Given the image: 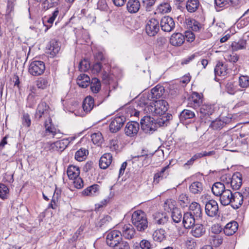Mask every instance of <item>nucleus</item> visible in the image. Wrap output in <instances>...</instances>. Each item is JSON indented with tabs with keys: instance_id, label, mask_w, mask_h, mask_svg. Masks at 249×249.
Wrapping results in <instances>:
<instances>
[{
	"instance_id": "1",
	"label": "nucleus",
	"mask_w": 249,
	"mask_h": 249,
	"mask_svg": "<svg viewBox=\"0 0 249 249\" xmlns=\"http://www.w3.org/2000/svg\"><path fill=\"white\" fill-rule=\"evenodd\" d=\"M219 201L223 206L230 205L234 209H237L243 204V197L240 192L232 193L231 190L227 189L219 197Z\"/></svg>"
},
{
	"instance_id": "2",
	"label": "nucleus",
	"mask_w": 249,
	"mask_h": 249,
	"mask_svg": "<svg viewBox=\"0 0 249 249\" xmlns=\"http://www.w3.org/2000/svg\"><path fill=\"white\" fill-rule=\"evenodd\" d=\"M133 224L140 231H144L148 227V221L143 212L137 210L133 212L131 216Z\"/></svg>"
},
{
	"instance_id": "3",
	"label": "nucleus",
	"mask_w": 249,
	"mask_h": 249,
	"mask_svg": "<svg viewBox=\"0 0 249 249\" xmlns=\"http://www.w3.org/2000/svg\"><path fill=\"white\" fill-rule=\"evenodd\" d=\"M148 109L153 114L161 116L164 115L168 109V103L163 100L155 101L147 107Z\"/></svg>"
},
{
	"instance_id": "4",
	"label": "nucleus",
	"mask_w": 249,
	"mask_h": 249,
	"mask_svg": "<svg viewBox=\"0 0 249 249\" xmlns=\"http://www.w3.org/2000/svg\"><path fill=\"white\" fill-rule=\"evenodd\" d=\"M45 130L43 132V136L48 138H53L56 137L58 138L60 135V130L56 129L52 123V120L51 118H49L44 124Z\"/></svg>"
},
{
	"instance_id": "5",
	"label": "nucleus",
	"mask_w": 249,
	"mask_h": 249,
	"mask_svg": "<svg viewBox=\"0 0 249 249\" xmlns=\"http://www.w3.org/2000/svg\"><path fill=\"white\" fill-rule=\"evenodd\" d=\"M141 128L146 133H152L156 129L157 124L155 119L150 116H144L141 120Z\"/></svg>"
},
{
	"instance_id": "6",
	"label": "nucleus",
	"mask_w": 249,
	"mask_h": 249,
	"mask_svg": "<svg viewBox=\"0 0 249 249\" xmlns=\"http://www.w3.org/2000/svg\"><path fill=\"white\" fill-rule=\"evenodd\" d=\"M122 240V233L119 231H111L107 233L106 242L107 245L110 247L115 246Z\"/></svg>"
},
{
	"instance_id": "7",
	"label": "nucleus",
	"mask_w": 249,
	"mask_h": 249,
	"mask_svg": "<svg viewBox=\"0 0 249 249\" xmlns=\"http://www.w3.org/2000/svg\"><path fill=\"white\" fill-rule=\"evenodd\" d=\"M45 70V64L41 61H33L30 63L29 67V72L33 76L41 75L44 72Z\"/></svg>"
},
{
	"instance_id": "8",
	"label": "nucleus",
	"mask_w": 249,
	"mask_h": 249,
	"mask_svg": "<svg viewBox=\"0 0 249 249\" xmlns=\"http://www.w3.org/2000/svg\"><path fill=\"white\" fill-rule=\"evenodd\" d=\"M159 23L158 20L151 18L147 22L145 26V31L149 36H155L159 31Z\"/></svg>"
},
{
	"instance_id": "9",
	"label": "nucleus",
	"mask_w": 249,
	"mask_h": 249,
	"mask_svg": "<svg viewBox=\"0 0 249 249\" xmlns=\"http://www.w3.org/2000/svg\"><path fill=\"white\" fill-rule=\"evenodd\" d=\"M125 119L124 116H117L111 119L109 124V130L112 133L118 131L123 126Z\"/></svg>"
},
{
	"instance_id": "10",
	"label": "nucleus",
	"mask_w": 249,
	"mask_h": 249,
	"mask_svg": "<svg viewBox=\"0 0 249 249\" xmlns=\"http://www.w3.org/2000/svg\"><path fill=\"white\" fill-rule=\"evenodd\" d=\"M218 210V203L215 200L212 199L206 203L205 205V212L208 216L213 217L216 215Z\"/></svg>"
},
{
	"instance_id": "11",
	"label": "nucleus",
	"mask_w": 249,
	"mask_h": 249,
	"mask_svg": "<svg viewBox=\"0 0 249 249\" xmlns=\"http://www.w3.org/2000/svg\"><path fill=\"white\" fill-rule=\"evenodd\" d=\"M139 130V123L136 122H130L126 124L124 128V133L127 136L132 137L137 135Z\"/></svg>"
},
{
	"instance_id": "12",
	"label": "nucleus",
	"mask_w": 249,
	"mask_h": 249,
	"mask_svg": "<svg viewBox=\"0 0 249 249\" xmlns=\"http://www.w3.org/2000/svg\"><path fill=\"white\" fill-rule=\"evenodd\" d=\"M160 27L161 29L165 32L171 31L175 27L173 19L169 16L163 17L160 21Z\"/></svg>"
},
{
	"instance_id": "13",
	"label": "nucleus",
	"mask_w": 249,
	"mask_h": 249,
	"mask_svg": "<svg viewBox=\"0 0 249 249\" xmlns=\"http://www.w3.org/2000/svg\"><path fill=\"white\" fill-rule=\"evenodd\" d=\"M230 181L229 187H231L233 190H238L242 184V177L241 174L239 172L235 173L232 176Z\"/></svg>"
},
{
	"instance_id": "14",
	"label": "nucleus",
	"mask_w": 249,
	"mask_h": 249,
	"mask_svg": "<svg viewBox=\"0 0 249 249\" xmlns=\"http://www.w3.org/2000/svg\"><path fill=\"white\" fill-rule=\"evenodd\" d=\"M49 107L45 102H41L37 106L36 110L35 117L40 119L43 116H47L49 114Z\"/></svg>"
},
{
	"instance_id": "15",
	"label": "nucleus",
	"mask_w": 249,
	"mask_h": 249,
	"mask_svg": "<svg viewBox=\"0 0 249 249\" xmlns=\"http://www.w3.org/2000/svg\"><path fill=\"white\" fill-rule=\"evenodd\" d=\"M59 13V10L57 8L54 10L51 15L48 17H45L43 18V24L44 26L46 27L45 32H47V30L52 26V25L56 17L58 16Z\"/></svg>"
},
{
	"instance_id": "16",
	"label": "nucleus",
	"mask_w": 249,
	"mask_h": 249,
	"mask_svg": "<svg viewBox=\"0 0 249 249\" xmlns=\"http://www.w3.org/2000/svg\"><path fill=\"white\" fill-rule=\"evenodd\" d=\"M198 218H196L195 216H194L191 213L188 212L185 213L183 217V224L184 227L186 229H190L195 225L196 221Z\"/></svg>"
},
{
	"instance_id": "17",
	"label": "nucleus",
	"mask_w": 249,
	"mask_h": 249,
	"mask_svg": "<svg viewBox=\"0 0 249 249\" xmlns=\"http://www.w3.org/2000/svg\"><path fill=\"white\" fill-rule=\"evenodd\" d=\"M238 228V223L235 221H231L226 225L223 229L224 232L227 236L232 235L236 232Z\"/></svg>"
},
{
	"instance_id": "18",
	"label": "nucleus",
	"mask_w": 249,
	"mask_h": 249,
	"mask_svg": "<svg viewBox=\"0 0 249 249\" xmlns=\"http://www.w3.org/2000/svg\"><path fill=\"white\" fill-rule=\"evenodd\" d=\"M135 232V230L131 225H124L122 228V236H123L126 239H130L134 237Z\"/></svg>"
},
{
	"instance_id": "19",
	"label": "nucleus",
	"mask_w": 249,
	"mask_h": 249,
	"mask_svg": "<svg viewBox=\"0 0 249 249\" xmlns=\"http://www.w3.org/2000/svg\"><path fill=\"white\" fill-rule=\"evenodd\" d=\"M191 233L195 237L199 238L206 232V229L201 224H196L192 226Z\"/></svg>"
},
{
	"instance_id": "20",
	"label": "nucleus",
	"mask_w": 249,
	"mask_h": 249,
	"mask_svg": "<svg viewBox=\"0 0 249 249\" xmlns=\"http://www.w3.org/2000/svg\"><path fill=\"white\" fill-rule=\"evenodd\" d=\"M185 37L181 33L173 34L170 39V43L174 46H181L184 42Z\"/></svg>"
},
{
	"instance_id": "21",
	"label": "nucleus",
	"mask_w": 249,
	"mask_h": 249,
	"mask_svg": "<svg viewBox=\"0 0 249 249\" xmlns=\"http://www.w3.org/2000/svg\"><path fill=\"white\" fill-rule=\"evenodd\" d=\"M99 192L100 186L98 184H93L84 189L82 194L86 196H94L98 195Z\"/></svg>"
},
{
	"instance_id": "22",
	"label": "nucleus",
	"mask_w": 249,
	"mask_h": 249,
	"mask_svg": "<svg viewBox=\"0 0 249 249\" xmlns=\"http://www.w3.org/2000/svg\"><path fill=\"white\" fill-rule=\"evenodd\" d=\"M112 160V156L110 153H105L100 158L99 166L102 169L107 168L111 164Z\"/></svg>"
},
{
	"instance_id": "23",
	"label": "nucleus",
	"mask_w": 249,
	"mask_h": 249,
	"mask_svg": "<svg viewBox=\"0 0 249 249\" xmlns=\"http://www.w3.org/2000/svg\"><path fill=\"white\" fill-rule=\"evenodd\" d=\"M226 190L227 189H226L225 185L223 183L221 182L214 183L212 187V191L213 195L219 197H220Z\"/></svg>"
},
{
	"instance_id": "24",
	"label": "nucleus",
	"mask_w": 249,
	"mask_h": 249,
	"mask_svg": "<svg viewBox=\"0 0 249 249\" xmlns=\"http://www.w3.org/2000/svg\"><path fill=\"white\" fill-rule=\"evenodd\" d=\"M190 212L194 216H195L196 218H199L202 215V209L199 203L196 202H192L189 206Z\"/></svg>"
},
{
	"instance_id": "25",
	"label": "nucleus",
	"mask_w": 249,
	"mask_h": 249,
	"mask_svg": "<svg viewBox=\"0 0 249 249\" xmlns=\"http://www.w3.org/2000/svg\"><path fill=\"white\" fill-rule=\"evenodd\" d=\"M140 6V2L138 0H129L126 4L127 10L130 13H137Z\"/></svg>"
},
{
	"instance_id": "26",
	"label": "nucleus",
	"mask_w": 249,
	"mask_h": 249,
	"mask_svg": "<svg viewBox=\"0 0 249 249\" xmlns=\"http://www.w3.org/2000/svg\"><path fill=\"white\" fill-rule=\"evenodd\" d=\"M83 108L86 113L89 112L94 106V99L91 96L86 97L83 102Z\"/></svg>"
},
{
	"instance_id": "27",
	"label": "nucleus",
	"mask_w": 249,
	"mask_h": 249,
	"mask_svg": "<svg viewBox=\"0 0 249 249\" xmlns=\"http://www.w3.org/2000/svg\"><path fill=\"white\" fill-rule=\"evenodd\" d=\"M228 72V69L226 64L222 62H218L214 68V73L215 75L220 76H225Z\"/></svg>"
},
{
	"instance_id": "28",
	"label": "nucleus",
	"mask_w": 249,
	"mask_h": 249,
	"mask_svg": "<svg viewBox=\"0 0 249 249\" xmlns=\"http://www.w3.org/2000/svg\"><path fill=\"white\" fill-rule=\"evenodd\" d=\"M164 93V89L163 87L157 85L151 90V93H149L150 95L151 98L159 99L160 98Z\"/></svg>"
},
{
	"instance_id": "29",
	"label": "nucleus",
	"mask_w": 249,
	"mask_h": 249,
	"mask_svg": "<svg viewBox=\"0 0 249 249\" xmlns=\"http://www.w3.org/2000/svg\"><path fill=\"white\" fill-rule=\"evenodd\" d=\"M200 5L199 0H187L186 8L190 13L196 12Z\"/></svg>"
},
{
	"instance_id": "30",
	"label": "nucleus",
	"mask_w": 249,
	"mask_h": 249,
	"mask_svg": "<svg viewBox=\"0 0 249 249\" xmlns=\"http://www.w3.org/2000/svg\"><path fill=\"white\" fill-rule=\"evenodd\" d=\"M90 81V78L88 75L81 74L77 78V84L79 87L85 88L89 85Z\"/></svg>"
},
{
	"instance_id": "31",
	"label": "nucleus",
	"mask_w": 249,
	"mask_h": 249,
	"mask_svg": "<svg viewBox=\"0 0 249 249\" xmlns=\"http://www.w3.org/2000/svg\"><path fill=\"white\" fill-rule=\"evenodd\" d=\"M189 189L192 194L194 195L200 194L203 191V187L200 182L195 181L189 186Z\"/></svg>"
},
{
	"instance_id": "32",
	"label": "nucleus",
	"mask_w": 249,
	"mask_h": 249,
	"mask_svg": "<svg viewBox=\"0 0 249 249\" xmlns=\"http://www.w3.org/2000/svg\"><path fill=\"white\" fill-rule=\"evenodd\" d=\"M67 175L70 179H73L79 177L80 174V169L78 167L70 165L67 169Z\"/></svg>"
},
{
	"instance_id": "33",
	"label": "nucleus",
	"mask_w": 249,
	"mask_h": 249,
	"mask_svg": "<svg viewBox=\"0 0 249 249\" xmlns=\"http://www.w3.org/2000/svg\"><path fill=\"white\" fill-rule=\"evenodd\" d=\"M153 238L157 242H161L166 238V232L163 229L156 230L153 233Z\"/></svg>"
},
{
	"instance_id": "34",
	"label": "nucleus",
	"mask_w": 249,
	"mask_h": 249,
	"mask_svg": "<svg viewBox=\"0 0 249 249\" xmlns=\"http://www.w3.org/2000/svg\"><path fill=\"white\" fill-rule=\"evenodd\" d=\"M239 0H214L216 6L220 8L227 7L229 6L236 5L238 3Z\"/></svg>"
},
{
	"instance_id": "35",
	"label": "nucleus",
	"mask_w": 249,
	"mask_h": 249,
	"mask_svg": "<svg viewBox=\"0 0 249 249\" xmlns=\"http://www.w3.org/2000/svg\"><path fill=\"white\" fill-rule=\"evenodd\" d=\"M169 167V165H168L163 167L161 169L160 171L156 173L154 177V181L156 182V183H159L160 179L166 178L168 175L167 170L168 169Z\"/></svg>"
},
{
	"instance_id": "36",
	"label": "nucleus",
	"mask_w": 249,
	"mask_h": 249,
	"mask_svg": "<svg viewBox=\"0 0 249 249\" xmlns=\"http://www.w3.org/2000/svg\"><path fill=\"white\" fill-rule=\"evenodd\" d=\"M195 116V112L189 109H184L180 113L179 120L181 122L183 123L187 119H192Z\"/></svg>"
},
{
	"instance_id": "37",
	"label": "nucleus",
	"mask_w": 249,
	"mask_h": 249,
	"mask_svg": "<svg viewBox=\"0 0 249 249\" xmlns=\"http://www.w3.org/2000/svg\"><path fill=\"white\" fill-rule=\"evenodd\" d=\"M168 217L165 213H156L154 215V222L158 225H164L168 221Z\"/></svg>"
},
{
	"instance_id": "38",
	"label": "nucleus",
	"mask_w": 249,
	"mask_h": 249,
	"mask_svg": "<svg viewBox=\"0 0 249 249\" xmlns=\"http://www.w3.org/2000/svg\"><path fill=\"white\" fill-rule=\"evenodd\" d=\"M202 103V100L200 95L197 92H194L192 95L190 103L189 104H193V107L196 108L199 107Z\"/></svg>"
},
{
	"instance_id": "39",
	"label": "nucleus",
	"mask_w": 249,
	"mask_h": 249,
	"mask_svg": "<svg viewBox=\"0 0 249 249\" xmlns=\"http://www.w3.org/2000/svg\"><path fill=\"white\" fill-rule=\"evenodd\" d=\"M213 111V107L209 105H203L200 108L201 117H204L211 115Z\"/></svg>"
},
{
	"instance_id": "40",
	"label": "nucleus",
	"mask_w": 249,
	"mask_h": 249,
	"mask_svg": "<svg viewBox=\"0 0 249 249\" xmlns=\"http://www.w3.org/2000/svg\"><path fill=\"white\" fill-rule=\"evenodd\" d=\"M88 153L87 149L81 148L76 152L75 154V159L78 161H82L86 159Z\"/></svg>"
},
{
	"instance_id": "41",
	"label": "nucleus",
	"mask_w": 249,
	"mask_h": 249,
	"mask_svg": "<svg viewBox=\"0 0 249 249\" xmlns=\"http://www.w3.org/2000/svg\"><path fill=\"white\" fill-rule=\"evenodd\" d=\"M60 50V47L59 43L55 40H52L50 42L49 50L50 53L52 55H55L58 53Z\"/></svg>"
},
{
	"instance_id": "42",
	"label": "nucleus",
	"mask_w": 249,
	"mask_h": 249,
	"mask_svg": "<svg viewBox=\"0 0 249 249\" xmlns=\"http://www.w3.org/2000/svg\"><path fill=\"white\" fill-rule=\"evenodd\" d=\"M231 47L233 51H237L240 50L244 49L246 47V41L240 40L238 42L234 41L231 44Z\"/></svg>"
},
{
	"instance_id": "43",
	"label": "nucleus",
	"mask_w": 249,
	"mask_h": 249,
	"mask_svg": "<svg viewBox=\"0 0 249 249\" xmlns=\"http://www.w3.org/2000/svg\"><path fill=\"white\" fill-rule=\"evenodd\" d=\"M101 85L100 80L97 78H92L90 89L94 93H98L101 89Z\"/></svg>"
},
{
	"instance_id": "44",
	"label": "nucleus",
	"mask_w": 249,
	"mask_h": 249,
	"mask_svg": "<svg viewBox=\"0 0 249 249\" xmlns=\"http://www.w3.org/2000/svg\"><path fill=\"white\" fill-rule=\"evenodd\" d=\"M112 218L109 215H106L102 218L97 224V226L99 227H107L111 228L112 225H110Z\"/></svg>"
},
{
	"instance_id": "45",
	"label": "nucleus",
	"mask_w": 249,
	"mask_h": 249,
	"mask_svg": "<svg viewBox=\"0 0 249 249\" xmlns=\"http://www.w3.org/2000/svg\"><path fill=\"white\" fill-rule=\"evenodd\" d=\"M69 143V140L64 139L55 142L54 145L57 150L62 151L67 147Z\"/></svg>"
},
{
	"instance_id": "46",
	"label": "nucleus",
	"mask_w": 249,
	"mask_h": 249,
	"mask_svg": "<svg viewBox=\"0 0 249 249\" xmlns=\"http://www.w3.org/2000/svg\"><path fill=\"white\" fill-rule=\"evenodd\" d=\"M226 90L230 94H234L238 90L237 86L231 82H228L226 85Z\"/></svg>"
},
{
	"instance_id": "47",
	"label": "nucleus",
	"mask_w": 249,
	"mask_h": 249,
	"mask_svg": "<svg viewBox=\"0 0 249 249\" xmlns=\"http://www.w3.org/2000/svg\"><path fill=\"white\" fill-rule=\"evenodd\" d=\"M171 6L169 2H165L161 3L158 8V11L161 13H169L171 10Z\"/></svg>"
},
{
	"instance_id": "48",
	"label": "nucleus",
	"mask_w": 249,
	"mask_h": 249,
	"mask_svg": "<svg viewBox=\"0 0 249 249\" xmlns=\"http://www.w3.org/2000/svg\"><path fill=\"white\" fill-rule=\"evenodd\" d=\"M239 86L242 88L249 87V77L247 75H241L239 77Z\"/></svg>"
},
{
	"instance_id": "49",
	"label": "nucleus",
	"mask_w": 249,
	"mask_h": 249,
	"mask_svg": "<svg viewBox=\"0 0 249 249\" xmlns=\"http://www.w3.org/2000/svg\"><path fill=\"white\" fill-rule=\"evenodd\" d=\"M223 239L222 237L219 235H215L211 236L210 239L211 243L215 247H218L223 242Z\"/></svg>"
},
{
	"instance_id": "50",
	"label": "nucleus",
	"mask_w": 249,
	"mask_h": 249,
	"mask_svg": "<svg viewBox=\"0 0 249 249\" xmlns=\"http://www.w3.org/2000/svg\"><path fill=\"white\" fill-rule=\"evenodd\" d=\"M150 95L149 94H143L140 98L138 105L140 106L143 107L149 104ZM150 104H152L150 103Z\"/></svg>"
},
{
	"instance_id": "51",
	"label": "nucleus",
	"mask_w": 249,
	"mask_h": 249,
	"mask_svg": "<svg viewBox=\"0 0 249 249\" xmlns=\"http://www.w3.org/2000/svg\"><path fill=\"white\" fill-rule=\"evenodd\" d=\"M9 190L5 185L0 183V197L3 199L7 198Z\"/></svg>"
},
{
	"instance_id": "52",
	"label": "nucleus",
	"mask_w": 249,
	"mask_h": 249,
	"mask_svg": "<svg viewBox=\"0 0 249 249\" xmlns=\"http://www.w3.org/2000/svg\"><path fill=\"white\" fill-rule=\"evenodd\" d=\"M49 85V80L46 78H40L36 82V86L39 89H46Z\"/></svg>"
},
{
	"instance_id": "53",
	"label": "nucleus",
	"mask_w": 249,
	"mask_h": 249,
	"mask_svg": "<svg viewBox=\"0 0 249 249\" xmlns=\"http://www.w3.org/2000/svg\"><path fill=\"white\" fill-rule=\"evenodd\" d=\"M172 217L175 222L178 223L180 222L182 218L180 211L178 209H174L172 213Z\"/></svg>"
},
{
	"instance_id": "54",
	"label": "nucleus",
	"mask_w": 249,
	"mask_h": 249,
	"mask_svg": "<svg viewBox=\"0 0 249 249\" xmlns=\"http://www.w3.org/2000/svg\"><path fill=\"white\" fill-rule=\"evenodd\" d=\"M178 200L180 202V205L183 207L187 206L190 201L189 197L184 194H181L179 195Z\"/></svg>"
},
{
	"instance_id": "55",
	"label": "nucleus",
	"mask_w": 249,
	"mask_h": 249,
	"mask_svg": "<svg viewBox=\"0 0 249 249\" xmlns=\"http://www.w3.org/2000/svg\"><path fill=\"white\" fill-rule=\"evenodd\" d=\"M22 124L23 126L29 127L31 124V120L30 115L27 113H23L21 117Z\"/></svg>"
},
{
	"instance_id": "56",
	"label": "nucleus",
	"mask_w": 249,
	"mask_h": 249,
	"mask_svg": "<svg viewBox=\"0 0 249 249\" xmlns=\"http://www.w3.org/2000/svg\"><path fill=\"white\" fill-rule=\"evenodd\" d=\"M59 1V0H45L43 3L44 8L48 9L58 4Z\"/></svg>"
},
{
	"instance_id": "57",
	"label": "nucleus",
	"mask_w": 249,
	"mask_h": 249,
	"mask_svg": "<svg viewBox=\"0 0 249 249\" xmlns=\"http://www.w3.org/2000/svg\"><path fill=\"white\" fill-rule=\"evenodd\" d=\"M91 138L92 142L95 144L100 143L103 139V137L101 133H95L91 135Z\"/></svg>"
},
{
	"instance_id": "58",
	"label": "nucleus",
	"mask_w": 249,
	"mask_h": 249,
	"mask_svg": "<svg viewBox=\"0 0 249 249\" xmlns=\"http://www.w3.org/2000/svg\"><path fill=\"white\" fill-rule=\"evenodd\" d=\"M225 58L230 62L235 63L238 60L239 57L237 54L232 53H228L226 54Z\"/></svg>"
},
{
	"instance_id": "59",
	"label": "nucleus",
	"mask_w": 249,
	"mask_h": 249,
	"mask_svg": "<svg viewBox=\"0 0 249 249\" xmlns=\"http://www.w3.org/2000/svg\"><path fill=\"white\" fill-rule=\"evenodd\" d=\"M231 177L232 176L230 174L223 175L220 177V182L223 183L225 186H227V187H229Z\"/></svg>"
},
{
	"instance_id": "60",
	"label": "nucleus",
	"mask_w": 249,
	"mask_h": 249,
	"mask_svg": "<svg viewBox=\"0 0 249 249\" xmlns=\"http://www.w3.org/2000/svg\"><path fill=\"white\" fill-rule=\"evenodd\" d=\"M114 249H130V246L128 243L126 241L121 240L119 243L113 247Z\"/></svg>"
},
{
	"instance_id": "61",
	"label": "nucleus",
	"mask_w": 249,
	"mask_h": 249,
	"mask_svg": "<svg viewBox=\"0 0 249 249\" xmlns=\"http://www.w3.org/2000/svg\"><path fill=\"white\" fill-rule=\"evenodd\" d=\"M89 67L90 65L89 62L84 59L80 62L79 69L81 71H86L89 69Z\"/></svg>"
},
{
	"instance_id": "62",
	"label": "nucleus",
	"mask_w": 249,
	"mask_h": 249,
	"mask_svg": "<svg viewBox=\"0 0 249 249\" xmlns=\"http://www.w3.org/2000/svg\"><path fill=\"white\" fill-rule=\"evenodd\" d=\"M223 125V122L220 120H215L212 122L211 126L213 129H218L222 128Z\"/></svg>"
},
{
	"instance_id": "63",
	"label": "nucleus",
	"mask_w": 249,
	"mask_h": 249,
	"mask_svg": "<svg viewBox=\"0 0 249 249\" xmlns=\"http://www.w3.org/2000/svg\"><path fill=\"white\" fill-rule=\"evenodd\" d=\"M203 29V26L199 22L194 20L192 21V29L195 32H199Z\"/></svg>"
},
{
	"instance_id": "64",
	"label": "nucleus",
	"mask_w": 249,
	"mask_h": 249,
	"mask_svg": "<svg viewBox=\"0 0 249 249\" xmlns=\"http://www.w3.org/2000/svg\"><path fill=\"white\" fill-rule=\"evenodd\" d=\"M73 183L75 188L77 189H81L83 187V181L81 178L78 177L75 178L73 179Z\"/></svg>"
}]
</instances>
